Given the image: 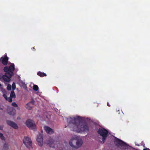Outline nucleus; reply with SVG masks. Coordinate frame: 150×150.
I'll return each instance as SVG.
<instances>
[{
    "label": "nucleus",
    "instance_id": "obj_4",
    "mask_svg": "<svg viewBox=\"0 0 150 150\" xmlns=\"http://www.w3.org/2000/svg\"><path fill=\"white\" fill-rule=\"evenodd\" d=\"M12 76L8 73H6L5 75L2 76H0V80L2 81L9 82Z\"/></svg>",
    "mask_w": 150,
    "mask_h": 150
},
{
    "label": "nucleus",
    "instance_id": "obj_13",
    "mask_svg": "<svg viewBox=\"0 0 150 150\" xmlns=\"http://www.w3.org/2000/svg\"><path fill=\"white\" fill-rule=\"evenodd\" d=\"M14 65L13 64L11 65L8 68L9 72H7L9 74H11V76L13 75V71L14 69Z\"/></svg>",
    "mask_w": 150,
    "mask_h": 150
},
{
    "label": "nucleus",
    "instance_id": "obj_9",
    "mask_svg": "<svg viewBox=\"0 0 150 150\" xmlns=\"http://www.w3.org/2000/svg\"><path fill=\"white\" fill-rule=\"evenodd\" d=\"M7 111L8 113L10 115H13L16 113V110L13 107L8 108Z\"/></svg>",
    "mask_w": 150,
    "mask_h": 150
},
{
    "label": "nucleus",
    "instance_id": "obj_24",
    "mask_svg": "<svg viewBox=\"0 0 150 150\" xmlns=\"http://www.w3.org/2000/svg\"><path fill=\"white\" fill-rule=\"evenodd\" d=\"M4 71L6 72V73L8 72H9V69L7 67H5L4 68Z\"/></svg>",
    "mask_w": 150,
    "mask_h": 150
},
{
    "label": "nucleus",
    "instance_id": "obj_22",
    "mask_svg": "<svg viewBox=\"0 0 150 150\" xmlns=\"http://www.w3.org/2000/svg\"><path fill=\"white\" fill-rule=\"evenodd\" d=\"M33 89L34 90L37 91L38 89V86L37 85H34L33 86Z\"/></svg>",
    "mask_w": 150,
    "mask_h": 150
},
{
    "label": "nucleus",
    "instance_id": "obj_1",
    "mask_svg": "<svg viewBox=\"0 0 150 150\" xmlns=\"http://www.w3.org/2000/svg\"><path fill=\"white\" fill-rule=\"evenodd\" d=\"M83 120V117L76 116L68 118L67 121L71 130L78 133L87 132L89 129L88 125L85 123L81 122Z\"/></svg>",
    "mask_w": 150,
    "mask_h": 150
},
{
    "label": "nucleus",
    "instance_id": "obj_7",
    "mask_svg": "<svg viewBox=\"0 0 150 150\" xmlns=\"http://www.w3.org/2000/svg\"><path fill=\"white\" fill-rule=\"evenodd\" d=\"M75 149H78L80 147L83 143L82 140L81 139H76Z\"/></svg>",
    "mask_w": 150,
    "mask_h": 150
},
{
    "label": "nucleus",
    "instance_id": "obj_5",
    "mask_svg": "<svg viewBox=\"0 0 150 150\" xmlns=\"http://www.w3.org/2000/svg\"><path fill=\"white\" fill-rule=\"evenodd\" d=\"M26 125L30 129H34L35 128V123L32 120H27L26 122Z\"/></svg>",
    "mask_w": 150,
    "mask_h": 150
},
{
    "label": "nucleus",
    "instance_id": "obj_14",
    "mask_svg": "<svg viewBox=\"0 0 150 150\" xmlns=\"http://www.w3.org/2000/svg\"><path fill=\"white\" fill-rule=\"evenodd\" d=\"M116 144L118 146H124L126 144L121 140L117 139L116 141Z\"/></svg>",
    "mask_w": 150,
    "mask_h": 150
},
{
    "label": "nucleus",
    "instance_id": "obj_26",
    "mask_svg": "<svg viewBox=\"0 0 150 150\" xmlns=\"http://www.w3.org/2000/svg\"><path fill=\"white\" fill-rule=\"evenodd\" d=\"M7 88L8 90H10L11 89V85L8 84V85Z\"/></svg>",
    "mask_w": 150,
    "mask_h": 150
},
{
    "label": "nucleus",
    "instance_id": "obj_28",
    "mask_svg": "<svg viewBox=\"0 0 150 150\" xmlns=\"http://www.w3.org/2000/svg\"><path fill=\"white\" fill-rule=\"evenodd\" d=\"M149 149H148V148H146V149H144L143 150H149Z\"/></svg>",
    "mask_w": 150,
    "mask_h": 150
},
{
    "label": "nucleus",
    "instance_id": "obj_12",
    "mask_svg": "<svg viewBox=\"0 0 150 150\" xmlns=\"http://www.w3.org/2000/svg\"><path fill=\"white\" fill-rule=\"evenodd\" d=\"M44 129L46 132L49 134H51L54 133L53 130L48 127L45 126Z\"/></svg>",
    "mask_w": 150,
    "mask_h": 150
},
{
    "label": "nucleus",
    "instance_id": "obj_16",
    "mask_svg": "<svg viewBox=\"0 0 150 150\" xmlns=\"http://www.w3.org/2000/svg\"><path fill=\"white\" fill-rule=\"evenodd\" d=\"M1 60H2V63L3 64L5 65L7 64L8 61V58L7 57H6L4 58H1Z\"/></svg>",
    "mask_w": 150,
    "mask_h": 150
},
{
    "label": "nucleus",
    "instance_id": "obj_15",
    "mask_svg": "<svg viewBox=\"0 0 150 150\" xmlns=\"http://www.w3.org/2000/svg\"><path fill=\"white\" fill-rule=\"evenodd\" d=\"M55 142L54 141V139L51 138H50L47 141V143L50 146H51L52 144H55Z\"/></svg>",
    "mask_w": 150,
    "mask_h": 150
},
{
    "label": "nucleus",
    "instance_id": "obj_3",
    "mask_svg": "<svg viewBox=\"0 0 150 150\" xmlns=\"http://www.w3.org/2000/svg\"><path fill=\"white\" fill-rule=\"evenodd\" d=\"M23 142L27 148L29 149L32 148V141L29 137H25L23 139Z\"/></svg>",
    "mask_w": 150,
    "mask_h": 150
},
{
    "label": "nucleus",
    "instance_id": "obj_10",
    "mask_svg": "<svg viewBox=\"0 0 150 150\" xmlns=\"http://www.w3.org/2000/svg\"><path fill=\"white\" fill-rule=\"evenodd\" d=\"M76 139L74 138H71L69 141V144L73 149H75Z\"/></svg>",
    "mask_w": 150,
    "mask_h": 150
},
{
    "label": "nucleus",
    "instance_id": "obj_18",
    "mask_svg": "<svg viewBox=\"0 0 150 150\" xmlns=\"http://www.w3.org/2000/svg\"><path fill=\"white\" fill-rule=\"evenodd\" d=\"M30 103H28L26 104L25 106L27 109L29 110H31L32 108V107L30 105Z\"/></svg>",
    "mask_w": 150,
    "mask_h": 150
},
{
    "label": "nucleus",
    "instance_id": "obj_29",
    "mask_svg": "<svg viewBox=\"0 0 150 150\" xmlns=\"http://www.w3.org/2000/svg\"><path fill=\"white\" fill-rule=\"evenodd\" d=\"M107 105H108V106H110V105H109V104H108V103H107Z\"/></svg>",
    "mask_w": 150,
    "mask_h": 150
},
{
    "label": "nucleus",
    "instance_id": "obj_23",
    "mask_svg": "<svg viewBox=\"0 0 150 150\" xmlns=\"http://www.w3.org/2000/svg\"><path fill=\"white\" fill-rule=\"evenodd\" d=\"M12 105L14 107H17V109H19V108L18 107V105L15 102H13L12 103Z\"/></svg>",
    "mask_w": 150,
    "mask_h": 150
},
{
    "label": "nucleus",
    "instance_id": "obj_11",
    "mask_svg": "<svg viewBox=\"0 0 150 150\" xmlns=\"http://www.w3.org/2000/svg\"><path fill=\"white\" fill-rule=\"evenodd\" d=\"M2 91L3 92V96L4 98L6 100L8 101V102H11L12 101V98L10 97L7 98L6 95V91L3 89H2Z\"/></svg>",
    "mask_w": 150,
    "mask_h": 150
},
{
    "label": "nucleus",
    "instance_id": "obj_8",
    "mask_svg": "<svg viewBox=\"0 0 150 150\" xmlns=\"http://www.w3.org/2000/svg\"><path fill=\"white\" fill-rule=\"evenodd\" d=\"M8 125L15 129H17L18 127L17 124L14 122L10 120H8L6 121Z\"/></svg>",
    "mask_w": 150,
    "mask_h": 150
},
{
    "label": "nucleus",
    "instance_id": "obj_27",
    "mask_svg": "<svg viewBox=\"0 0 150 150\" xmlns=\"http://www.w3.org/2000/svg\"><path fill=\"white\" fill-rule=\"evenodd\" d=\"M30 103H33V104H34V101H31Z\"/></svg>",
    "mask_w": 150,
    "mask_h": 150
},
{
    "label": "nucleus",
    "instance_id": "obj_21",
    "mask_svg": "<svg viewBox=\"0 0 150 150\" xmlns=\"http://www.w3.org/2000/svg\"><path fill=\"white\" fill-rule=\"evenodd\" d=\"M0 139L1 140H4L5 139V138L4 136V135L3 134L1 133H0Z\"/></svg>",
    "mask_w": 150,
    "mask_h": 150
},
{
    "label": "nucleus",
    "instance_id": "obj_20",
    "mask_svg": "<svg viewBox=\"0 0 150 150\" xmlns=\"http://www.w3.org/2000/svg\"><path fill=\"white\" fill-rule=\"evenodd\" d=\"M10 97L11 98H15L16 96L14 91L11 92Z\"/></svg>",
    "mask_w": 150,
    "mask_h": 150
},
{
    "label": "nucleus",
    "instance_id": "obj_17",
    "mask_svg": "<svg viewBox=\"0 0 150 150\" xmlns=\"http://www.w3.org/2000/svg\"><path fill=\"white\" fill-rule=\"evenodd\" d=\"M9 148V145L8 144L5 143L3 146V149L4 150H7Z\"/></svg>",
    "mask_w": 150,
    "mask_h": 150
},
{
    "label": "nucleus",
    "instance_id": "obj_19",
    "mask_svg": "<svg viewBox=\"0 0 150 150\" xmlns=\"http://www.w3.org/2000/svg\"><path fill=\"white\" fill-rule=\"evenodd\" d=\"M38 74L41 77H43L44 76H46V74L45 73H42L40 72H38Z\"/></svg>",
    "mask_w": 150,
    "mask_h": 150
},
{
    "label": "nucleus",
    "instance_id": "obj_2",
    "mask_svg": "<svg viewBox=\"0 0 150 150\" xmlns=\"http://www.w3.org/2000/svg\"><path fill=\"white\" fill-rule=\"evenodd\" d=\"M98 132L102 137V141L104 143L106 137L108 136V131L103 128H99Z\"/></svg>",
    "mask_w": 150,
    "mask_h": 150
},
{
    "label": "nucleus",
    "instance_id": "obj_6",
    "mask_svg": "<svg viewBox=\"0 0 150 150\" xmlns=\"http://www.w3.org/2000/svg\"><path fill=\"white\" fill-rule=\"evenodd\" d=\"M37 141L38 144L40 146H41L43 144V139L42 135V134H39L37 135Z\"/></svg>",
    "mask_w": 150,
    "mask_h": 150
},
{
    "label": "nucleus",
    "instance_id": "obj_25",
    "mask_svg": "<svg viewBox=\"0 0 150 150\" xmlns=\"http://www.w3.org/2000/svg\"><path fill=\"white\" fill-rule=\"evenodd\" d=\"M12 88L13 90H14L16 88L15 83H13L12 85Z\"/></svg>",
    "mask_w": 150,
    "mask_h": 150
}]
</instances>
